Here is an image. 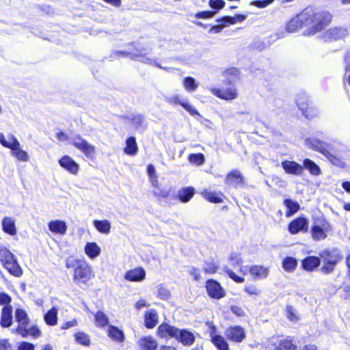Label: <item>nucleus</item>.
<instances>
[{"label": "nucleus", "mask_w": 350, "mask_h": 350, "mask_svg": "<svg viewBox=\"0 0 350 350\" xmlns=\"http://www.w3.org/2000/svg\"><path fill=\"white\" fill-rule=\"evenodd\" d=\"M300 14L304 27H308V33H315L324 29L331 21L332 15L327 12H316L312 8H307Z\"/></svg>", "instance_id": "f257e3e1"}, {"label": "nucleus", "mask_w": 350, "mask_h": 350, "mask_svg": "<svg viewBox=\"0 0 350 350\" xmlns=\"http://www.w3.org/2000/svg\"><path fill=\"white\" fill-rule=\"evenodd\" d=\"M56 138L61 142L70 141V143L76 148L81 151L88 158L92 159L95 155V147L88 143L79 135L69 138L68 135L63 132L59 131L56 134Z\"/></svg>", "instance_id": "f03ea898"}, {"label": "nucleus", "mask_w": 350, "mask_h": 350, "mask_svg": "<svg viewBox=\"0 0 350 350\" xmlns=\"http://www.w3.org/2000/svg\"><path fill=\"white\" fill-rule=\"evenodd\" d=\"M305 144L309 148L321 153L335 166L343 165L341 160L330 154L329 144L327 143L321 141L316 137H308L306 139Z\"/></svg>", "instance_id": "7ed1b4c3"}, {"label": "nucleus", "mask_w": 350, "mask_h": 350, "mask_svg": "<svg viewBox=\"0 0 350 350\" xmlns=\"http://www.w3.org/2000/svg\"><path fill=\"white\" fill-rule=\"evenodd\" d=\"M93 277L92 268L85 260L76 270H74L73 280L76 282L86 284Z\"/></svg>", "instance_id": "20e7f679"}, {"label": "nucleus", "mask_w": 350, "mask_h": 350, "mask_svg": "<svg viewBox=\"0 0 350 350\" xmlns=\"http://www.w3.org/2000/svg\"><path fill=\"white\" fill-rule=\"evenodd\" d=\"M116 54L117 55H122L129 56L131 59L135 60H139L144 64H154L157 67L160 68L166 69L165 68H163L161 65L156 64L152 59L146 57V53L144 52V49H136L135 51H118L116 52Z\"/></svg>", "instance_id": "39448f33"}, {"label": "nucleus", "mask_w": 350, "mask_h": 350, "mask_svg": "<svg viewBox=\"0 0 350 350\" xmlns=\"http://www.w3.org/2000/svg\"><path fill=\"white\" fill-rule=\"evenodd\" d=\"M321 257L324 259V265L321 268V271L324 273H329L333 271L336 265L340 260V256L334 252L330 251H325Z\"/></svg>", "instance_id": "423d86ee"}, {"label": "nucleus", "mask_w": 350, "mask_h": 350, "mask_svg": "<svg viewBox=\"0 0 350 350\" xmlns=\"http://www.w3.org/2000/svg\"><path fill=\"white\" fill-rule=\"evenodd\" d=\"M165 101L171 105H181L186 111H187L191 115L200 116L198 110L191 105L187 102L186 99L182 98L179 94H173L165 97Z\"/></svg>", "instance_id": "0eeeda50"}, {"label": "nucleus", "mask_w": 350, "mask_h": 350, "mask_svg": "<svg viewBox=\"0 0 350 350\" xmlns=\"http://www.w3.org/2000/svg\"><path fill=\"white\" fill-rule=\"evenodd\" d=\"M327 222L324 219L315 221L312 227L311 233L313 239L317 241L323 240L326 238V230H327Z\"/></svg>", "instance_id": "6e6552de"}, {"label": "nucleus", "mask_w": 350, "mask_h": 350, "mask_svg": "<svg viewBox=\"0 0 350 350\" xmlns=\"http://www.w3.org/2000/svg\"><path fill=\"white\" fill-rule=\"evenodd\" d=\"M330 154L336 159L342 161L343 165L338 166L339 167H345V160L348 159L350 157V150L342 144H338L334 148H332L329 145Z\"/></svg>", "instance_id": "1a4fd4ad"}, {"label": "nucleus", "mask_w": 350, "mask_h": 350, "mask_svg": "<svg viewBox=\"0 0 350 350\" xmlns=\"http://www.w3.org/2000/svg\"><path fill=\"white\" fill-rule=\"evenodd\" d=\"M206 288L208 295L212 298L220 299L225 296V291L216 280H208Z\"/></svg>", "instance_id": "9d476101"}, {"label": "nucleus", "mask_w": 350, "mask_h": 350, "mask_svg": "<svg viewBox=\"0 0 350 350\" xmlns=\"http://www.w3.org/2000/svg\"><path fill=\"white\" fill-rule=\"evenodd\" d=\"M349 35V30L344 27H335L327 29L325 33V39L327 40H338L346 38Z\"/></svg>", "instance_id": "9b49d317"}, {"label": "nucleus", "mask_w": 350, "mask_h": 350, "mask_svg": "<svg viewBox=\"0 0 350 350\" xmlns=\"http://www.w3.org/2000/svg\"><path fill=\"white\" fill-rule=\"evenodd\" d=\"M225 335L228 340L241 342L245 337V330L239 325L230 326L225 331Z\"/></svg>", "instance_id": "f8f14e48"}, {"label": "nucleus", "mask_w": 350, "mask_h": 350, "mask_svg": "<svg viewBox=\"0 0 350 350\" xmlns=\"http://www.w3.org/2000/svg\"><path fill=\"white\" fill-rule=\"evenodd\" d=\"M211 92L217 97L226 100H232L238 96L237 90L235 88H229L225 90L213 88Z\"/></svg>", "instance_id": "ddd939ff"}, {"label": "nucleus", "mask_w": 350, "mask_h": 350, "mask_svg": "<svg viewBox=\"0 0 350 350\" xmlns=\"http://www.w3.org/2000/svg\"><path fill=\"white\" fill-rule=\"evenodd\" d=\"M179 329L167 323H162L157 328L158 335L163 338H176Z\"/></svg>", "instance_id": "4468645a"}, {"label": "nucleus", "mask_w": 350, "mask_h": 350, "mask_svg": "<svg viewBox=\"0 0 350 350\" xmlns=\"http://www.w3.org/2000/svg\"><path fill=\"white\" fill-rule=\"evenodd\" d=\"M308 220L304 217H298L292 221L288 225V231L292 234L299 232H305L308 229Z\"/></svg>", "instance_id": "2eb2a0df"}, {"label": "nucleus", "mask_w": 350, "mask_h": 350, "mask_svg": "<svg viewBox=\"0 0 350 350\" xmlns=\"http://www.w3.org/2000/svg\"><path fill=\"white\" fill-rule=\"evenodd\" d=\"M146 277V271L142 267H136L126 271L124 274L125 280L130 282H142Z\"/></svg>", "instance_id": "dca6fc26"}, {"label": "nucleus", "mask_w": 350, "mask_h": 350, "mask_svg": "<svg viewBox=\"0 0 350 350\" xmlns=\"http://www.w3.org/2000/svg\"><path fill=\"white\" fill-rule=\"evenodd\" d=\"M59 164L72 174L78 173L79 165L69 156H64L59 160Z\"/></svg>", "instance_id": "f3484780"}, {"label": "nucleus", "mask_w": 350, "mask_h": 350, "mask_svg": "<svg viewBox=\"0 0 350 350\" xmlns=\"http://www.w3.org/2000/svg\"><path fill=\"white\" fill-rule=\"evenodd\" d=\"M286 173L294 175H300L303 172V167L295 161H284L281 163Z\"/></svg>", "instance_id": "a211bd4d"}, {"label": "nucleus", "mask_w": 350, "mask_h": 350, "mask_svg": "<svg viewBox=\"0 0 350 350\" xmlns=\"http://www.w3.org/2000/svg\"><path fill=\"white\" fill-rule=\"evenodd\" d=\"M176 340L185 346H191L195 341V336L191 332L187 329H179Z\"/></svg>", "instance_id": "6ab92c4d"}, {"label": "nucleus", "mask_w": 350, "mask_h": 350, "mask_svg": "<svg viewBox=\"0 0 350 350\" xmlns=\"http://www.w3.org/2000/svg\"><path fill=\"white\" fill-rule=\"evenodd\" d=\"M137 344L141 350H156L158 347L157 340L150 336L139 338Z\"/></svg>", "instance_id": "aec40b11"}, {"label": "nucleus", "mask_w": 350, "mask_h": 350, "mask_svg": "<svg viewBox=\"0 0 350 350\" xmlns=\"http://www.w3.org/2000/svg\"><path fill=\"white\" fill-rule=\"evenodd\" d=\"M84 253L94 260L100 255L101 248L96 242H88L84 247Z\"/></svg>", "instance_id": "412c9836"}, {"label": "nucleus", "mask_w": 350, "mask_h": 350, "mask_svg": "<svg viewBox=\"0 0 350 350\" xmlns=\"http://www.w3.org/2000/svg\"><path fill=\"white\" fill-rule=\"evenodd\" d=\"M49 230L54 234L64 235L67 231V225L64 221L52 220L48 224Z\"/></svg>", "instance_id": "4be33fe9"}, {"label": "nucleus", "mask_w": 350, "mask_h": 350, "mask_svg": "<svg viewBox=\"0 0 350 350\" xmlns=\"http://www.w3.org/2000/svg\"><path fill=\"white\" fill-rule=\"evenodd\" d=\"M2 230L4 232L14 236L16 234L17 230L16 227V221L11 217H5L1 222Z\"/></svg>", "instance_id": "5701e85b"}, {"label": "nucleus", "mask_w": 350, "mask_h": 350, "mask_svg": "<svg viewBox=\"0 0 350 350\" xmlns=\"http://www.w3.org/2000/svg\"><path fill=\"white\" fill-rule=\"evenodd\" d=\"M12 323V308L11 306H5L3 308L0 324L3 327H8Z\"/></svg>", "instance_id": "b1692460"}, {"label": "nucleus", "mask_w": 350, "mask_h": 350, "mask_svg": "<svg viewBox=\"0 0 350 350\" xmlns=\"http://www.w3.org/2000/svg\"><path fill=\"white\" fill-rule=\"evenodd\" d=\"M250 273L255 279L262 280L268 276L269 269L261 265H254L250 268Z\"/></svg>", "instance_id": "393cba45"}, {"label": "nucleus", "mask_w": 350, "mask_h": 350, "mask_svg": "<svg viewBox=\"0 0 350 350\" xmlns=\"http://www.w3.org/2000/svg\"><path fill=\"white\" fill-rule=\"evenodd\" d=\"M144 323L147 328H153L158 323V314L154 309L148 310L144 316Z\"/></svg>", "instance_id": "a878e982"}, {"label": "nucleus", "mask_w": 350, "mask_h": 350, "mask_svg": "<svg viewBox=\"0 0 350 350\" xmlns=\"http://www.w3.org/2000/svg\"><path fill=\"white\" fill-rule=\"evenodd\" d=\"M243 182V177L238 170H232L228 174L226 178V183L228 185L238 186Z\"/></svg>", "instance_id": "bb28decb"}, {"label": "nucleus", "mask_w": 350, "mask_h": 350, "mask_svg": "<svg viewBox=\"0 0 350 350\" xmlns=\"http://www.w3.org/2000/svg\"><path fill=\"white\" fill-rule=\"evenodd\" d=\"M304 18L300 14H297L295 17L293 18L286 25V30L288 32H295L298 29L303 28L304 25L301 19Z\"/></svg>", "instance_id": "cd10ccee"}, {"label": "nucleus", "mask_w": 350, "mask_h": 350, "mask_svg": "<svg viewBox=\"0 0 350 350\" xmlns=\"http://www.w3.org/2000/svg\"><path fill=\"white\" fill-rule=\"evenodd\" d=\"M302 267L305 270L312 271L320 265V259L317 256H310L302 260Z\"/></svg>", "instance_id": "c85d7f7f"}, {"label": "nucleus", "mask_w": 350, "mask_h": 350, "mask_svg": "<svg viewBox=\"0 0 350 350\" xmlns=\"http://www.w3.org/2000/svg\"><path fill=\"white\" fill-rule=\"evenodd\" d=\"M195 189L192 187H187L180 189L178 192V198L183 203L188 202L193 196Z\"/></svg>", "instance_id": "c756f323"}, {"label": "nucleus", "mask_w": 350, "mask_h": 350, "mask_svg": "<svg viewBox=\"0 0 350 350\" xmlns=\"http://www.w3.org/2000/svg\"><path fill=\"white\" fill-rule=\"evenodd\" d=\"M15 143H17L18 146H20V142L15 136L10 134L8 135V139H6L4 135L0 133V144L3 146L10 148L11 150H12L16 148Z\"/></svg>", "instance_id": "7c9ffc66"}, {"label": "nucleus", "mask_w": 350, "mask_h": 350, "mask_svg": "<svg viewBox=\"0 0 350 350\" xmlns=\"http://www.w3.org/2000/svg\"><path fill=\"white\" fill-rule=\"evenodd\" d=\"M125 154L130 156H135L138 152V146L135 137H130L126 140V146L124 149Z\"/></svg>", "instance_id": "2f4dec72"}, {"label": "nucleus", "mask_w": 350, "mask_h": 350, "mask_svg": "<svg viewBox=\"0 0 350 350\" xmlns=\"http://www.w3.org/2000/svg\"><path fill=\"white\" fill-rule=\"evenodd\" d=\"M107 332L109 337L118 342H122L124 340V332L116 326L109 325Z\"/></svg>", "instance_id": "473e14b6"}, {"label": "nucleus", "mask_w": 350, "mask_h": 350, "mask_svg": "<svg viewBox=\"0 0 350 350\" xmlns=\"http://www.w3.org/2000/svg\"><path fill=\"white\" fill-rule=\"evenodd\" d=\"M15 148L11 150V154L13 157H14L18 161L22 162H27L29 160V156L27 152L21 148V145L18 146V144L15 143Z\"/></svg>", "instance_id": "72a5a7b5"}, {"label": "nucleus", "mask_w": 350, "mask_h": 350, "mask_svg": "<svg viewBox=\"0 0 350 350\" xmlns=\"http://www.w3.org/2000/svg\"><path fill=\"white\" fill-rule=\"evenodd\" d=\"M94 226L100 233L108 234L111 230V224L108 220H94Z\"/></svg>", "instance_id": "f704fd0d"}, {"label": "nucleus", "mask_w": 350, "mask_h": 350, "mask_svg": "<svg viewBox=\"0 0 350 350\" xmlns=\"http://www.w3.org/2000/svg\"><path fill=\"white\" fill-rule=\"evenodd\" d=\"M211 342L218 350H229L227 342L225 338L220 335H214V333H212Z\"/></svg>", "instance_id": "c9c22d12"}, {"label": "nucleus", "mask_w": 350, "mask_h": 350, "mask_svg": "<svg viewBox=\"0 0 350 350\" xmlns=\"http://www.w3.org/2000/svg\"><path fill=\"white\" fill-rule=\"evenodd\" d=\"M304 166L313 176H319L321 174V170L319 165L309 159L304 160Z\"/></svg>", "instance_id": "e433bc0d"}, {"label": "nucleus", "mask_w": 350, "mask_h": 350, "mask_svg": "<svg viewBox=\"0 0 350 350\" xmlns=\"http://www.w3.org/2000/svg\"><path fill=\"white\" fill-rule=\"evenodd\" d=\"M4 267L14 276L19 277L22 275V269L15 258L11 262H8V264Z\"/></svg>", "instance_id": "4c0bfd02"}, {"label": "nucleus", "mask_w": 350, "mask_h": 350, "mask_svg": "<svg viewBox=\"0 0 350 350\" xmlns=\"http://www.w3.org/2000/svg\"><path fill=\"white\" fill-rule=\"evenodd\" d=\"M183 85L186 91L189 92H194L198 88L199 84L191 77H186L183 81Z\"/></svg>", "instance_id": "58836bf2"}, {"label": "nucleus", "mask_w": 350, "mask_h": 350, "mask_svg": "<svg viewBox=\"0 0 350 350\" xmlns=\"http://www.w3.org/2000/svg\"><path fill=\"white\" fill-rule=\"evenodd\" d=\"M222 75L228 80L229 83H232L239 77V70L236 68H230L224 70Z\"/></svg>", "instance_id": "ea45409f"}, {"label": "nucleus", "mask_w": 350, "mask_h": 350, "mask_svg": "<svg viewBox=\"0 0 350 350\" xmlns=\"http://www.w3.org/2000/svg\"><path fill=\"white\" fill-rule=\"evenodd\" d=\"M14 258V254L6 247H0V260L4 267Z\"/></svg>", "instance_id": "a19ab883"}, {"label": "nucleus", "mask_w": 350, "mask_h": 350, "mask_svg": "<svg viewBox=\"0 0 350 350\" xmlns=\"http://www.w3.org/2000/svg\"><path fill=\"white\" fill-rule=\"evenodd\" d=\"M44 321L46 324L49 325H55L57 321V310L55 308H52L44 315Z\"/></svg>", "instance_id": "79ce46f5"}, {"label": "nucleus", "mask_w": 350, "mask_h": 350, "mask_svg": "<svg viewBox=\"0 0 350 350\" xmlns=\"http://www.w3.org/2000/svg\"><path fill=\"white\" fill-rule=\"evenodd\" d=\"M202 196L208 201L213 203H219L222 202L221 195L215 192L204 190L202 193Z\"/></svg>", "instance_id": "37998d69"}, {"label": "nucleus", "mask_w": 350, "mask_h": 350, "mask_svg": "<svg viewBox=\"0 0 350 350\" xmlns=\"http://www.w3.org/2000/svg\"><path fill=\"white\" fill-rule=\"evenodd\" d=\"M95 325L97 327H103L109 323V319L102 311H98L94 314Z\"/></svg>", "instance_id": "c03bdc74"}, {"label": "nucleus", "mask_w": 350, "mask_h": 350, "mask_svg": "<svg viewBox=\"0 0 350 350\" xmlns=\"http://www.w3.org/2000/svg\"><path fill=\"white\" fill-rule=\"evenodd\" d=\"M284 203L288 209V211L286 213V217H290L295 214L299 208V204L290 199H286Z\"/></svg>", "instance_id": "a18cd8bd"}, {"label": "nucleus", "mask_w": 350, "mask_h": 350, "mask_svg": "<svg viewBox=\"0 0 350 350\" xmlns=\"http://www.w3.org/2000/svg\"><path fill=\"white\" fill-rule=\"evenodd\" d=\"M85 260L77 258L74 256H70L66 259V267L68 269H74L76 270Z\"/></svg>", "instance_id": "49530a36"}, {"label": "nucleus", "mask_w": 350, "mask_h": 350, "mask_svg": "<svg viewBox=\"0 0 350 350\" xmlns=\"http://www.w3.org/2000/svg\"><path fill=\"white\" fill-rule=\"evenodd\" d=\"M297 265V260L293 257H286L284 259L282 262L283 268L285 271L288 272L293 271L295 269Z\"/></svg>", "instance_id": "de8ad7c7"}, {"label": "nucleus", "mask_w": 350, "mask_h": 350, "mask_svg": "<svg viewBox=\"0 0 350 350\" xmlns=\"http://www.w3.org/2000/svg\"><path fill=\"white\" fill-rule=\"evenodd\" d=\"M188 160L191 163L199 166L202 165L204 163L205 158L204 154L202 153L190 154L188 156Z\"/></svg>", "instance_id": "09e8293b"}, {"label": "nucleus", "mask_w": 350, "mask_h": 350, "mask_svg": "<svg viewBox=\"0 0 350 350\" xmlns=\"http://www.w3.org/2000/svg\"><path fill=\"white\" fill-rule=\"evenodd\" d=\"M129 120L133 124L135 129H139L144 128V118L141 114L131 115Z\"/></svg>", "instance_id": "8fccbe9b"}, {"label": "nucleus", "mask_w": 350, "mask_h": 350, "mask_svg": "<svg viewBox=\"0 0 350 350\" xmlns=\"http://www.w3.org/2000/svg\"><path fill=\"white\" fill-rule=\"evenodd\" d=\"M18 325L16 328V332L21 335L23 337L27 336V329H28V326L29 324V319L18 321Z\"/></svg>", "instance_id": "3c124183"}, {"label": "nucleus", "mask_w": 350, "mask_h": 350, "mask_svg": "<svg viewBox=\"0 0 350 350\" xmlns=\"http://www.w3.org/2000/svg\"><path fill=\"white\" fill-rule=\"evenodd\" d=\"M245 19V16L241 14L236 15L234 17L232 16H224L221 18H219L220 21H224L226 22L228 25L230 24H235L237 22H242Z\"/></svg>", "instance_id": "603ef678"}, {"label": "nucleus", "mask_w": 350, "mask_h": 350, "mask_svg": "<svg viewBox=\"0 0 350 350\" xmlns=\"http://www.w3.org/2000/svg\"><path fill=\"white\" fill-rule=\"evenodd\" d=\"M286 317L291 321H297L299 317L296 309L291 306H288L286 309Z\"/></svg>", "instance_id": "864d4df0"}, {"label": "nucleus", "mask_w": 350, "mask_h": 350, "mask_svg": "<svg viewBox=\"0 0 350 350\" xmlns=\"http://www.w3.org/2000/svg\"><path fill=\"white\" fill-rule=\"evenodd\" d=\"M230 265L232 267L239 266L243 263V259L239 254H231L228 258Z\"/></svg>", "instance_id": "5fc2aeb1"}, {"label": "nucleus", "mask_w": 350, "mask_h": 350, "mask_svg": "<svg viewBox=\"0 0 350 350\" xmlns=\"http://www.w3.org/2000/svg\"><path fill=\"white\" fill-rule=\"evenodd\" d=\"M296 345L291 340H285L281 341L275 350H295Z\"/></svg>", "instance_id": "6e6d98bb"}, {"label": "nucleus", "mask_w": 350, "mask_h": 350, "mask_svg": "<svg viewBox=\"0 0 350 350\" xmlns=\"http://www.w3.org/2000/svg\"><path fill=\"white\" fill-rule=\"evenodd\" d=\"M224 271L234 282L237 283H242L244 282V278L240 276H238L234 273L232 271H231L228 267L225 266L224 268Z\"/></svg>", "instance_id": "4d7b16f0"}, {"label": "nucleus", "mask_w": 350, "mask_h": 350, "mask_svg": "<svg viewBox=\"0 0 350 350\" xmlns=\"http://www.w3.org/2000/svg\"><path fill=\"white\" fill-rule=\"evenodd\" d=\"M217 265L213 260L207 261L205 262L204 271L206 273H215L217 271Z\"/></svg>", "instance_id": "13d9d810"}, {"label": "nucleus", "mask_w": 350, "mask_h": 350, "mask_svg": "<svg viewBox=\"0 0 350 350\" xmlns=\"http://www.w3.org/2000/svg\"><path fill=\"white\" fill-rule=\"evenodd\" d=\"M244 291L249 295L257 297L260 294V290L254 284L247 285L244 287Z\"/></svg>", "instance_id": "bf43d9fd"}, {"label": "nucleus", "mask_w": 350, "mask_h": 350, "mask_svg": "<svg viewBox=\"0 0 350 350\" xmlns=\"http://www.w3.org/2000/svg\"><path fill=\"white\" fill-rule=\"evenodd\" d=\"M218 23V25L213 26L210 30L209 33H217L222 31V29L228 26V24L224 21H220L219 18L216 21Z\"/></svg>", "instance_id": "052dcab7"}, {"label": "nucleus", "mask_w": 350, "mask_h": 350, "mask_svg": "<svg viewBox=\"0 0 350 350\" xmlns=\"http://www.w3.org/2000/svg\"><path fill=\"white\" fill-rule=\"evenodd\" d=\"M76 340L83 345H88L90 344V338L89 336L83 332H79L75 335Z\"/></svg>", "instance_id": "680f3d73"}, {"label": "nucleus", "mask_w": 350, "mask_h": 350, "mask_svg": "<svg viewBox=\"0 0 350 350\" xmlns=\"http://www.w3.org/2000/svg\"><path fill=\"white\" fill-rule=\"evenodd\" d=\"M15 318L17 322L29 319L26 312L21 308H17L16 310Z\"/></svg>", "instance_id": "e2e57ef3"}, {"label": "nucleus", "mask_w": 350, "mask_h": 350, "mask_svg": "<svg viewBox=\"0 0 350 350\" xmlns=\"http://www.w3.org/2000/svg\"><path fill=\"white\" fill-rule=\"evenodd\" d=\"M297 105L306 118H310L313 116V115L310 114V111H312V109L308 105L305 106V105L301 104L300 103L297 102ZM314 116H315V114H314Z\"/></svg>", "instance_id": "0e129e2a"}, {"label": "nucleus", "mask_w": 350, "mask_h": 350, "mask_svg": "<svg viewBox=\"0 0 350 350\" xmlns=\"http://www.w3.org/2000/svg\"><path fill=\"white\" fill-rule=\"evenodd\" d=\"M209 5L215 10H220L225 5L224 0H209Z\"/></svg>", "instance_id": "69168bd1"}, {"label": "nucleus", "mask_w": 350, "mask_h": 350, "mask_svg": "<svg viewBox=\"0 0 350 350\" xmlns=\"http://www.w3.org/2000/svg\"><path fill=\"white\" fill-rule=\"evenodd\" d=\"M27 336H31L34 338H38L41 335V332L37 326H32L28 327L27 329Z\"/></svg>", "instance_id": "338daca9"}, {"label": "nucleus", "mask_w": 350, "mask_h": 350, "mask_svg": "<svg viewBox=\"0 0 350 350\" xmlns=\"http://www.w3.org/2000/svg\"><path fill=\"white\" fill-rule=\"evenodd\" d=\"M215 14V12L213 11H204L198 12L196 17L198 18H209L213 17Z\"/></svg>", "instance_id": "774afa93"}]
</instances>
